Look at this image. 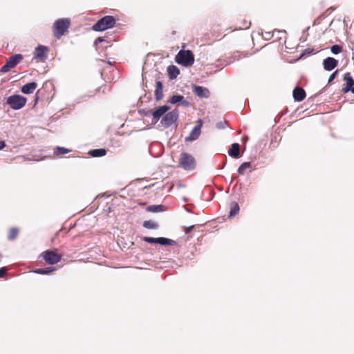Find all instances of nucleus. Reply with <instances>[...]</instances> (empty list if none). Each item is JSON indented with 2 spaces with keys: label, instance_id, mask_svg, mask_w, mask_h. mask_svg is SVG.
Wrapping results in <instances>:
<instances>
[{
  "label": "nucleus",
  "instance_id": "nucleus-1",
  "mask_svg": "<svg viewBox=\"0 0 354 354\" xmlns=\"http://www.w3.org/2000/svg\"><path fill=\"white\" fill-rule=\"evenodd\" d=\"M177 64L189 67L194 63V55L190 50H180L175 57Z\"/></svg>",
  "mask_w": 354,
  "mask_h": 354
},
{
  "label": "nucleus",
  "instance_id": "nucleus-2",
  "mask_svg": "<svg viewBox=\"0 0 354 354\" xmlns=\"http://www.w3.org/2000/svg\"><path fill=\"white\" fill-rule=\"evenodd\" d=\"M116 24L115 19L111 15H106L93 25V30L96 32L104 31L112 28Z\"/></svg>",
  "mask_w": 354,
  "mask_h": 354
},
{
  "label": "nucleus",
  "instance_id": "nucleus-3",
  "mask_svg": "<svg viewBox=\"0 0 354 354\" xmlns=\"http://www.w3.org/2000/svg\"><path fill=\"white\" fill-rule=\"evenodd\" d=\"M70 25L71 19L68 18H61L56 20L53 26L55 37L59 39L68 30Z\"/></svg>",
  "mask_w": 354,
  "mask_h": 354
},
{
  "label": "nucleus",
  "instance_id": "nucleus-4",
  "mask_svg": "<svg viewBox=\"0 0 354 354\" xmlns=\"http://www.w3.org/2000/svg\"><path fill=\"white\" fill-rule=\"evenodd\" d=\"M179 117V112L177 109H174L169 112H167L166 114L160 120V124L164 128H169L171 127L173 124L175 125L176 128L177 121Z\"/></svg>",
  "mask_w": 354,
  "mask_h": 354
},
{
  "label": "nucleus",
  "instance_id": "nucleus-5",
  "mask_svg": "<svg viewBox=\"0 0 354 354\" xmlns=\"http://www.w3.org/2000/svg\"><path fill=\"white\" fill-rule=\"evenodd\" d=\"M27 102L26 97L15 94L7 98L6 103L14 110H19L23 108Z\"/></svg>",
  "mask_w": 354,
  "mask_h": 354
},
{
  "label": "nucleus",
  "instance_id": "nucleus-6",
  "mask_svg": "<svg viewBox=\"0 0 354 354\" xmlns=\"http://www.w3.org/2000/svg\"><path fill=\"white\" fill-rule=\"evenodd\" d=\"M24 59V56L21 54H15L10 57L6 63L1 66L0 72L5 73L10 71L11 68L15 67L19 63Z\"/></svg>",
  "mask_w": 354,
  "mask_h": 354
},
{
  "label": "nucleus",
  "instance_id": "nucleus-7",
  "mask_svg": "<svg viewBox=\"0 0 354 354\" xmlns=\"http://www.w3.org/2000/svg\"><path fill=\"white\" fill-rule=\"evenodd\" d=\"M46 263L48 264H56L59 263L62 259V255L59 254L57 250H48L41 253Z\"/></svg>",
  "mask_w": 354,
  "mask_h": 354
},
{
  "label": "nucleus",
  "instance_id": "nucleus-8",
  "mask_svg": "<svg viewBox=\"0 0 354 354\" xmlns=\"http://www.w3.org/2000/svg\"><path fill=\"white\" fill-rule=\"evenodd\" d=\"M179 166L186 170L193 169L195 167V159L188 153H181Z\"/></svg>",
  "mask_w": 354,
  "mask_h": 354
},
{
  "label": "nucleus",
  "instance_id": "nucleus-9",
  "mask_svg": "<svg viewBox=\"0 0 354 354\" xmlns=\"http://www.w3.org/2000/svg\"><path fill=\"white\" fill-rule=\"evenodd\" d=\"M142 240L148 243H157L164 246L175 245L176 244V242L174 240L166 237L154 238L143 236Z\"/></svg>",
  "mask_w": 354,
  "mask_h": 354
},
{
  "label": "nucleus",
  "instance_id": "nucleus-10",
  "mask_svg": "<svg viewBox=\"0 0 354 354\" xmlns=\"http://www.w3.org/2000/svg\"><path fill=\"white\" fill-rule=\"evenodd\" d=\"M170 109V107L167 105H163L158 107L154 111H152V122L151 124H156L158 120L166 114V113Z\"/></svg>",
  "mask_w": 354,
  "mask_h": 354
},
{
  "label": "nucleus",
  "instance_id": "nucleus-11",
  "mask_svg": "<svg viewBox=\"0 0 354 354\" xmlns=\"http://www.w3.org/2000/svg\"><path fill=\"white\" fill-rule=\"evenodd\" d=\"M49 50V48L46 46L39 45L35 48L33 52L34 59L37 61H44L47 59L46 53Z\"/></svg>",
  "mask_w": 354,
  "mask_h": 354
},
{
  "label": "nucleus",
  "instance_id": "nucleus-12",
  "mask_svg": "<svg viewBox=\"0 0 354 354\" xmlns=\"http://www.w3.org/2000/svg\"><path fill=\"white\" fill-rule=\"evenodd\" d=\"M193 92L201 98H208L209 97V91L207 88L196 84L192 85Z\"/></svg>",
  "mask_w": 354,
  "mask_h": 354
},
{
  "label": "nucleus",
  "instance_id": "nucleus-13",
  "mask_svg": "<svg viewBox=\"0 0 354 354\" xmlns=\"http://www.w3.org/2000/svg\"><path fill=\"white\" fill-rule=\"evenodd\" d=\"M171 104H178L184 107H189L190 106V103L188 100H185L184 96L176 94L171 96L169 101Z\"/></svg>",
  "mask_w": 354,
  "mask_h": 354
},
{
  "label": "nucleus",
  "instance_id": "nucleus-14",
  "mask_svg": "<svg viewBox=\"0 0 354 354\" xmlns=\"http://www.w3.org/2000/svg\"><path fill=\"white\" fill-rule=\"evenodd\" d=\"M344 80L346 81V84L342 88V92L346 93L352 90L354 86V79L351 76V73L347 72L344 75Z\"/></svg>",
  "mask_w": 354,
  "mask_h": 354
},
{
  "label": "nucleus",
  "instance_id": "nucleus-15",
  "mask_svg": "<svg viewBox=\"0 0 354 354\" xmlns=\"http://www.w3.org/2000/svg\"><path fill=\"white\" fill-rule=\"evenodd\" d=\"M338 65V60L332 57H328L323 60L324 70L331 71Z\"/></svg>",
  "mask_w": 354,
  "mask_h": 354
},
{
  "label": "nucleus",
  "instance_id": "nucleus-16",
  "mask_svg": "<svg viewBox=\"0 0 354 354\" xmlns=\"http://www.w3.org/2000/svg\"><path fill=\"white\" fill-rule=\"evenodd\" d=\"M201 124H196L191 131L189 135L185 138L186 142H192L198 138L201 132Z\"/></svg>",
  "mask_w": 354,
  "mask_h": 354
},
{
  "label": "nucleus",
  "instance_id": "nucleus-17",
  "mask_svg": "<svg viewBox=\"0 0 354 354\" xmlns=\"http://www.w3.org/2000/svg\"><path fill=\"white\" fill-rule=\"evenodd\" d=\"M306 95L305 90L299 86H296L292 91V96L296 102H301L305 99Z\"/></svg>",
  "mask_w": 354,
  "mask_h": 354
},
{
  "label": "nucleus",
  "instance_id": "nucleus-18",
  "mask_svg": "<svg viewBox=\"0 0 354 354\" xmlns=\"http://www.w3.org/2000/svg\"><path fill=\"white\" fill-rule=\"evenodd\" d=\"M37 82H30L22 86L21 88V91L24 94L29 95L32 93L33 91L37 88Z\"/></svg>",
  "mask_w": 354,
  "mask_h": 354
},
{
  "label": "nucleus",
  "instance_id": "nucleus-19",
  "mask_svg": "<svg viewBox=\"0 0 354 354\" xmlns=\"http://www.w3.org/2000/svg\"><path fill=\"white\" fill-rule=\"evenodd\" d=\"M230 156L234 158H239L240 157V145L239 143H233L228 150Z\"/></svg>",
  "mask_w": 354,
  "mask_h": 354
},
{
  "label": "nucleus",
  "instance_id": "nucleus-20",
  "mask_svg": "<svg viewBox=\"0 0 354 354\" xmlns=\"http://www.w3.org/2000/svg\"><path fill=\"white\" fill-rule=\"evenodd\" d=\"M163 85L161 81H156L155 90V100L158 102L163 97Z\"/></svg>",
  "mask_w": 354,
  "mask_h": 354
},
{
  "label": "nucleus",
  "instance_id": "nucleus-21",
  "mask_svg": "<svg viewBox=\"0 0 354 354\" xmlns=\"http://www.w3.org/2000/svg\"><path fill=\"white\" fill-rule=\"evenodd\" d=\"M167 72L170 80H174L180 74V70L174 65H170L167 68Z\"/></svg>",
  "mask_w": 354,
  "mask_h": 354
},
{
  "label": "nucleus",
  "instance_id": "nucleus-22",
  "mask_svg": "<svg viewBox=\"0 0 354 354\" xmlns=\"http://www.w3.org/2000/svg\"><path fill=\"white\" fill-rule=\"evenodd\" d=\"M55 270V267L48 266L46 268H36L32 272L38 274L47 275L52 273Z\"/></svg>",
  "mask_w": 354,
  "mask_h": 354
},
{
  "label": "nucleus",
  "instance_id": "nucleus-23",
  "mask_svg": "<svg viewBox=\"0 0 354 354\" xmlns=\"http://www.w3.org/2000/svg\"><path fill=\"white\" fill-rule=\"evenodd\" d=\"M240 210L239 205L237 202L233 201L230 203L229 218H231L239 213Z\"/></svg>",
  "mask_w": 354,
  "mask_h": 354
},
{
  "label": "nucleus",
  "instance_id": "nucleus-24",
  "mask_svg": "<svg viewBox=\"0 0 354 354\" xmlns=\"http://www.w3.org/2000/svg\"><path fill=\"white\" fill-rule=\"evenodd\" d=\"M106 150L104 148L95 149L89 151L88 154L92 157H102L105 156Z\"/></svg>",
  "mask_w": 354,
  "mask_h": 354
},
{
  "label": "nucleus",
  "instance_id": "nucleus-25",
  "mask_svg": "<svg viewBox=\"0 0 354 354\" xmlns=\"http://www.w3.org/2000/svg\"><path fill=\"white\" fill-rule=\"evenodd\" d=\"M165 210V206L163 205H151L147 207V211L150 212H161Z\"/></svg>",
  "mask_w": 354,
  "mask_h": 354
},
{
  "label": "nucleus",
  "instance_id": "nucleus-26",
  "mask_svg": "<svg viewBox=\"0 0 354 354\" xmlns=\"http://www.w3.org/2000/svg\"><path fill=\"white\" fill-rule=\"evenodd\" d=\"M251 167V162H243L238 168L237 171L239 175H243L245 173V171L247 169H249Z\"/></svg>",
  "mask_w": 354,
  "mask_h": 354
},
{
  "label": "nucleus",
  "instance_id": "nucleus-27",
  "mask_svg": "<svg viewBox=\"0 0 354 354\" xmlns=\"http://www.w3.org/2000/svg\"><path fill=\"white\" fill-rule=\"evenodd\" d=\"M143 227L147 228V229H157L158 227V225L157 223L151 221V220H149V221H144L143 224H142Z\"/></svg>",
  "mask_w": 354,
  "mask_h": 354
},
{
  "label": "nucleus",
  "instance_id": "nucleus-28",
  "mask_svg": "<svg viewBox=\"0 0 354 354\" xmlns=\"http://www.w3.org/2000/svg\"><path fill=\"white\" fill-rule=\"evenodd\" d=\"M70 150L63 147H56L54 149V153L56 155H65L69 153Z\"/></svg>",
  "mask_w": 354,
  "mask_h": 354
},
{
  "label": "nucleus",
  "instance_id": "nucleus-29",
  "mask_svg": "<svg viewBox=\"0 0 354 354\" xmlns=\"http://www.w3.org/2000/svg\"><path fill=\"white\" fill-rule=\"evenodd\" d=\"M275 32H278V33H286V30H277V29H275L273 30V32L272 33L271 32H266L264 33V39L266 40H269L273 36H274V34Z\"/></svg>",
  "mask_w": 354,
  "mask_h": 354
},
{
  "label": "nucleus",
  "instance_id": "nucleus-30",
  "mask_svg": "<svg viewBox=\"0 0 354 354\" xmlns=\"http://www.w3.org/2000/svg\"><path fill=\"white\" fill-rule=\"evenodd\" d=\"M18 229L17 227H12L8 233V239L12 241L15 239L18 234Z\"/></svg>",
  "mask_w": 354,
  "mask_h": 354
},
{
  "label": "nucleus",
  "instance_id": "nucleus-31",
  "mask_svg": "<svg viewBox=\"0 0 354 354\" xmlns=\"http://www.w3.org/2000/svg\"><path fill=\"white\" fill-rule=\"evenodd\" d=\"M342 46L338 44L333 45L330 47V52L334 55H337V54L340 53L342 52Z\"/></svg>",
  "mask_w": 354,
  "mask_h": 354
},
{
  "label": "nucleus",
  "instance_id": "nucleus-32",
  "mask_svg": "<svg viewBox=\"0 0 354 354\" xmlns=\"http://www.w3.org/2000/svg\"><path fill=\"white\" fill-rule=\"evenodd\" d=\"M138 112H139V113L140 115H143L147 116V117L151 116V115L152 116V111L150 110V109H148V110H147V109H140L138 111Z\"/></svg>",
  "mask_w": 354,
  "mask_h": 354
},
{
  "label": "nucleus",
  "instance_id": "nucleus-33",
  "mask_svg": "<svg viewBox=\"0 0 354 354\" xmlns=\"http://www.w3.org/2000/svg\"><path fill=\"white\" fill-rule=\"evenodd\" d=\"M313 51V49L311 48H306L305 49L300 55L299 59L304 58L309 55L311 54V53Z\"/></svg>",
  "mask_w": 354,
  "mask_h": 354
},
{
  "label": "nucleus",
  "instance_id": "nucleus-34",
  "mask_svg": "<svg viewBox=\"0 0 354 354\" xmlns=\"http://www.w3.org/2000/svg\"><path fill=\"white\" fill-rule=\"evenodd\" d=\"M103 42H105V43H108V41L106 39H105L104 37H98L95 40V42H94V44L97 46L98 44L100 43H103Z\"/></svg>",
  "mask_w": 354,
  "mask_h": 354
},
{
  "label": "nucleus",
  "instance_id": "nucleus-35",
  "mask_svg": "<svg viewBox=\"0 0 354 354\" xmlns=\"http://www.w3.org/2000/svg\"><path fill=\"white\" fill-rule=\"evenodd\" d=\"M227 125L226 122H218L216 124V127L218 129H223L225 128V126Z\"/></svg>",
  "mask_w": 354,
  "mask_h": 354
},
{
  "label": "nucleus",
  "instance_id": "nucleus-36",
  "mask_svg": "<svg viewBox=\"0 0 354 354\" xmlns=\"http://www.w3.org/2000/svg\"><path fill=\"white\" fill-rule=\"evenodd\" d=\"M337 73H338V71L336 70L330 74V75L329 76L328 80V84H330V82H332L333 81V80L336 77Z\"/></svg>",
  "mask_w": 354,
  "mask_h": 354
},
{
  "label": "nucleus",
  "instance_id": "nucleus-37",
  "mask_svg": "<svg viewBox=\"0 0 354 354\" xmlns=\"http://www.w3.org/2000/svg\"><path fill=\"white\" fill-rule=\"evenodd\" d=\"M8 272V268L6 267L0 268V278L4 277Z\"/></svg>",
  "mask_w": 354,
  "mask_h": 354
},
{
  "label": "nucleus",
  "instance_id": "nucleus-38",
  "mask_svg": "<svg viewBox=\"0 0 354 354\" xmlns=\"http://www.w3.org/2000/svg\"><path fill=\"white\" fill-rule=\"evenodd\" d=\"M242 26L243 27L240 28V29H248L251 26V22L250 21H248L246 20H243V22H242Z\"/></svg>",
  "mask_w": 354,
  "mask_h": 354
},
{
  "label": "nucleus",
  "instance_id": "nucleus-39",
  "mask_svg": "<svg viewBox=\"0 0 354 354\" xmlns=\"http://www.w3.org/2000/svg\"><path fill=\"white\" fill-rule=\"evenodd\" d=\"M195 225H190V226H183V228L185 230V233L186 234L190 233L192 232V230L194 228Z\"/></svg>",
  "mask_w": 354,
  "mask_h": 354
},
{
  "label": "nucleus",
  "instance_id": "nucleus-40",
  "mask_svg": "<svg viewBox=\"0 0 354 354\" xmlns=\"http://www.w3.org/2000/svg\"><path fill=\"white\" fill-rule=\"evenodd\" d=\"M6 142L3 140L0 141V150H2L6 147Z\"/></svg>",
  "mask_w": 354,
  "mask_h": 354
},
{
  "label": "nucleus",
  "instance_id": "nucleus-41",
  "mask_svg": "<svg viewBox=\"0 0 354 354\" xmlns=\"http://www.w3.org/2000/svg\"><path fill=\"white\" fill-rule=\"evenodd\" d=\"M226 162H227V159L225 158L224 163H223V164H222V165H221V169H223V168L225 167V164H226Z\"/></svg>",
  "mask_w": 354,
  "mask_h": 354
},
{
  "label": "nucleus",
  "instance_id": "nucleus-42",
  "mask_svg": "<svg viewBox=\"0 0 354 354\" xmlns=\"http://www.w3.org/2000/svg\"><path fill=\"white\" fill-rule=\"evenodd\" d=\"M226 162H227V159L225 158L224 163H223V164H222V165H221V169H223V168L225 167V164H226Z\"/></svg>",
  "mask_w": 354,
  "mask_h": 354
},
{
  "label": "nucleus",
  "instance_id": "nucleus-43",
  "mask_svg": "<svg viewBox=\"0 0 354 354\" xmlns=\"http://www.w3.org/2000/svg\"><path fill=\"white\" fill-rule=\"evenodd\" d=\"M197 123H198L197 124H201V126H202V125H203V121H202V120H201V119H199V120H198Z\"/></svg>",
  "mask_w": 354,
  "mask_h": 354
},
{
  "label": "nucleus",
  "instance_id": "nucleus-44",
  "mask_svg": "<svg viewBox=\"0 0 354 354\" xmlns=\"http://www.w3.org/2000/svg\"><path fill=\"white\" fill-rule=\"evenodd\" d=\"M38 100H39V97L36 95V96H35V104H37V103Z\"/></svg>",
  "mask_w": 354,
  "mask_h": 354
},
{
  "label": "nucleus",
  "instance_id": "nucleus-45",
  "mask_svg": "<svg viewBox=\"0 0 354 354\" xmlns=\"http://www.w3.org/2000/svg\"><path fill=\"white\" fill-rule=\"evenodd\" d=\"M351 92L354 94V86H353V88H352V90L351 91Z\"/></svg>",
  "mask_w": 354,
  "mask_h": 354
},
{
  "label": "nucleus",
  "instance_id": "nucleus-46",
  "mask_svg": "<svg viewBox=\"0 0 354 354\" xmlns=\"http://www.w3.org/2000/svg\"><path fill=\"white\" fill-rule=\"evenodd\" d=\"M185 209H186V211H187V212H191V210H190L189 209H188V208H185Z\"/></svg>",
  "mask_w": 354,
  "mask_h": 354
},
{
  "label": "nucleus",
  "instance_id": "nucleus-47",
  "mask_svg": "<svg viewBox=\"0 0 354 354\" xmlns=\"http://www.w3.org/2000/svg\"><path fill=\"white\" fill-rule=\"evenodd\" d=\"M232 181H234V178H233V177H232V178H231L230 183H232Z\"/></svg>",
  "mask_w": 354,
  "mask_h": 354
},
{
  "label": "nucleus",
  "instance_id": "nucleus-48",
  "mask_svg": "<svg viewBox=\"0 0 354 354\" xmlns=\"http://www.w3.org/2000/svg\"><path fill=\"white\" fill-rule=\"evenodd\" d=\"M108 46H102L103 49H106Z\"/></svg>",
  "mask_w": 354,
  "mask_h": 354
}]
</instances>
